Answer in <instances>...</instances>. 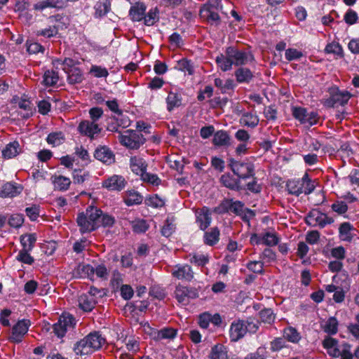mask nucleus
I'll use <instances>...</instances> for the list:
<instances>
[{"mask_svg":"<svg viewBox=\"0 0 359 359\" xmlns=\"http://www.w3.org/2000/svg\"><path fill=\"white\" fill-rule=\"evenodd\" d=\"M105 343V339L98 332L89 333L74 346L76 355H89L99 350Z\"/></svg>","mask_w":359,"mask_h":359,"instance_id":"f257e3e1","label":"nucleus"},{"mask_svg":"<svg viewBox=\"0 0 359 359\" xmlns=\"http://www.w3.org/2000/svg\"><path fill=\"white\" fill-rule=\"evenodd\" d=\"M101 210L89 207L86 212L80 213L77 217V224L81 233L90 232L100 227L99 216Z\"/></svg>","mask_w":359,"mask_h":359,"instance_id":"f03ea898","label":"nucleus"},{"mask_svg":"<svg viewBox=\"0 0 359 359\" xmlns=\"http://www.w3.org/2000/svg\"><path fill=\"white\" fill-rule=\"evenodd\" d=\"M118 140L124 147L130 149H137L142 145L145 139L140 132L128 130L118 135Z\"/></svg>","mask_w":359,"mask_h":359,"instance_id":"7ed1b4c3","label":"nucleus"},{"mask_svg":"<svg viewBox=\"0 0 359 359\" xmlns=\"http://www.w3.org/2000/svg\"><path fill=\"white\" fill-rule=\"evenodd\" d=\"M219 8L220 1L219 0H209L201 8L200 15L202 18L207 20L211 23H217L219 20L218 14Z\"/></svg>","mask_w":359,"mask_h":359,"instance_id":"20e7f679","label":"nucleus"},{"mask_svg":"<svg viewBox=\"0 0 359 359\" xmlns=\"http://www.w3.org/2000/svg\"><path fill=\"white\" fill-rule=\"evenodd\" d=\"M229 166L233 172L240 179H247L255 174L254 165L250 162H243L231 159Z\"/></svg>","mask_w":359,"mask_h":359,"instance_id":"39448f33","label":"nucleus"},{"mask_svg":"<svg viewBox=\"0 0 359 359\" xmlns=\"http://www.w3.org/2000/svg\"><path fill=\"white\" fill-rule=\"evenodd\" d=\"M76 324V321L72 315L69 313H63L58 321L53 325V332L58 337H62L66 332L72 329Z\"/></svg>","mask_w":359,"mask_h":359,"instance_id":"423d86ee","label":"nucleus"},{"mask_svg":"<svg viewBox=\"0 0 359 359\" xmlns=\"http://www.w3.org/2000/svg\"><path fill=\"white\" fill-rule=\"evenodd\" d=\"M306 223L312 226L325 227L334 222V219L318 210H312L306 217Z\"/></svg>","mask_w":359,"mask_h":359,"instance_id":"0eeeda50","label":"nucleus"},{"mask_svg":"<svg viewBox=\"0 0 359 359\" xmlns=\"http://www.w3.org/2000/svg\"><path fill=\"white\" fill-rule=\"evenodd\" d=\"M30 325L31 323L29 320L22 319L18 320L12 327L11 334L8 338L9 341L17 344L21 342L25 335L27 333Z\"/></svg>","mask_w":359,"mask_h":359,"instance_id":"6e6552de","label":"nucleus"},{"mask_svg":"<svg viewBox=\"0 0 359 359\" xmlns=\"http://www.w3.org/2000/svg\"><path fill=\"white\" fill-rule=\"evenodd\" d=\"M293 116L301 123L306 126H311L317 124L319 121V116L316 112L307 111L304 108L296 107L293 110Z\"/></svg>","mask_w":359,"mask_h":359,"instance_id":"1a4fd4ad","label":"nucleus"},{"mask_svg":"<svg viewBox=\"0 0 359 359\" xmlns=\"http://www.w3.org/2000/svg\"><path fill=\"white\" fill-rule=\"evenodd\" d=\"M226 54L231 59L233 65L236 66L244 65L253 60V57L250 53L239 50L233 47L227 48Z\"/></svg>","mask_w":359,"mask_h":359,"instance_id":"9d476101","label":"nucleus"},{"mask_svg":"<svg viewBox=\"0 0 359 359\" xmlns=\"http://www.w3.org/2000/svg\"><path fill=\"white\" fill-rule=\"evenodd\" d=\"M74 61L70 58H65L62 64L63 69L67 74V79L70 83H79L83 80L81 71L76 67H73Z\"/></svg>","mask_w":359,"mask_h":359,"instance_id":"9b49d317","label":"nucleus"},{"mask_svg":"<svg viewBox=\"0 0 359 359\" xmlns=\"http://www.w3.org/2000/svg\"><path fill=\"white\" fill-rule=\"evenodd\" d=\"M62 17L59 15L51 16L49 18L50 25L48 27L41 29L36 32L37 36H42L46 38H51L56 36L60 29H62V26L60 25V20Z\"/></svg>","mask_w":359,"mask_h":359,"instance_id":"f8f14e48","label":"nucleus"},{"mask_svg":"<svg viewBox=\"0 0 359 359\" xmlns=\"http://www.w3.org/2000/svg\"><path fill=\"white\" fill-rule=\"evenodd\" d=\"M246 334L245 320H236L233 321L229 328V337L232 341H237Z\"/></svg>","mask_w":359,"mask_h":359,"instance_id":"ddd939ff","label":"nucleus"},{"mask_svg":"<svg viewBox=\"0 0 359 359\" xmlns=\"http://www.w3.org/2000/svg\"><path fill=\"white\" fill-rule=\"evenodd\" d=\"M175 294L177 301L184 305L187 304L190 299L197 297V292L194 290L182 285L177 286Z\"/></svg>","mask_w":359,"mask_h":359,"instance_id":"4468645a","label":"nucleus"},{"mask_svg":"<svg viewBox=\"0 0 359 359\" xmlns=\"http://www.w3.org/2000/svg\"><path fill=\"white\" fill-rule=\"evenodd\" d=\"M78 130L81 134L90 138H93L95 135L101 131L100 128L96 123L88 120L81 121L79 125Z\"/></svg>","mask_w":359,"mask_h":359,"instance_id":"2eb2a0df","label":"nucleus"},{"mask_svg":"<svg viewBox=\"0 0 359 359\" xmlns=\"http://www.w3.org/2000/svg\"><path fill=\"white\" fill-rule=\"evenodd\" d=\"M130 168L133 173L141 177L147 170V163L142 157L134 156L130 158Z\"/></svg>","mask_w":359,"mask_h":359,"instance_id":"dca6fc26","label":"nucleus"},{"mask_svg":"<svg viewBox=\"0 0 359 359\" xmlns=\"http://www.w3.org/2000/svg\"><path fill=\"white\" fill-rule=\"evenodd\" d=\"M103 187L111 191H121L126 185L124 178L119 175H113L103 182Z\"/></svg>","mask_w":359,"mask_h":359,"instance_id":"f3484780","label":"nucleus"},{"mask_svg":"<svg viewBox=\"0 0 359 359\" xmlns=\"http://www.w3.org/2000/svg\"><path fill=\"white\" fill-rule=\"evenodd\" d=\"M94 156L95 158L104 163L111 164L114 161L113 152L105 146L97 147L95 151Z\"/></svg>","mask_w":359,"mask_h":359,"instance_id":"a211bd4d","label":"nucleus"},{"mask_svg":"<svg viewBox=\"0 0 359 359\" xmlns=\"http://www.w3.org/2000/svg\"><path fill=\"white\" fill-rule=\"evenodd\" d=\"M172 275L177 279L191 280L194 278V273L190 266L179 265L172 271Z\"/></svg>","mask_w":359,"mask_h":359,"instance_id":"6ab92c4d","label":"nucleus"},{"mask_svg":"<svg viewBox=\"0 0 359 359\" xmlns=\"http://www.w3.org/2000/svg\"><path fill=\"white\" fill-rule=\"evenodd\" d=\"M166 108L169 111L180 107L182 104V96L179 91H170L165 99Z\"/></svg>","mask_w":359,"mask_h":359,"instance_id":"aec40b11","label":"nucleus"},{"mask_svg":"<svg viewBox=\"0 0 359 359\" xmlns=\"http://www.w3.org/2000/svg\"><path fill=\"white\" fill-rule=\"evenodd\" d=\"M210 212L208 208L204 207L196 211V222L202 230L207 229L212 221Z\"/></svg>","mask_w":359,"mask_h":359,"instance_id":"412c9836","label":"nucleus"},{"mask_svg":"<svg viewBox=\"0 0 359 359\" xmlns=\"http://www.w3.org/2000/svg\"><path fill=\"white\" fill-rule=\"evenodd\" d=\"M74 276L80 278L95 279V268L90 264H80L74 271Z\"/></svg>","mask_w":359,"mask_h":359,"instance_id":"4be33fe9","label":"nucleus"},{"mask_svg":"<svg viewBox=\"0 0 359 359\" xmlns=\"http://www.w3.org/2000/svg\"><path fill=\"white\" fill-rule=\"evenodd\" d=\"M22 190V188L20 185L8 182L3 185L0 191V196L2 198H13L20 194Z\"/></svg>","mask_w":359,"mask_h":359,"instance_id":"5701e85b","label":"nucleus"},{"mask_svg":"<svg viewBox=\"0 0 359 359\" xmlns=\"http://www.w3.org/2000/svg\"><path fill=\"white\" fill-rule=\"evenodd\" d=\"M350 97L351 94L348 91L334 89L331 95V101L332 105H344L348 102Z\"/></svg>","mask_w":359,"mask_h":359,"instance_id":"b1692460","label":"nucleus"},{"mask_svg":"<svg viewBox=\"0 0 359 359\" xmlns=\"http://www.w3.org/2000/svg\"><path fill=\"white\" fill-rule=\"evenodd\" d=\"M78 302L80 309L86 312H89L95 307L97 300L90 295L83 294L79 297Z\"/></svg>","mask_w":359,"mask_h":359,"instance_id":"393cba45","label":"nucleus"},{"mask_svg":"<svg viewBox=\"0 0 359 359\" xmlns=\"http://www.w3.org/2000/svg\"><path fill=\"white\" fill-rule=\"evenodd\" d=\"M21 152V148L18 142L14 141L6 144L2 150V156L5 158H11Z\"/></svg>","mask_w":359,"mask_h":359,"instance_id":"a878e982","label":"nucleus"},{"mask_svg":"<svg viewBox=\"0 0 359 359\" xmlns=\"http://www.w3.org/2000/svg\"><path fill=\"white\" fill-rule=\"evenodd\" d=\"M146 6L142 3H137L130 9L129 14L133 21H140L144 19Z\"/></svg>","mask_w":359,"mask_h":359,"instance_id":"bb28decb","label":"nucleus"},{"mask_svg":"<svg viewBox=\"0 0 359 359\" xmlns=\"http://www.w3.org/2000/svg\"><path fill=\"white\" fill-rule=\"evenodd\" d=\"M339 323L336 318L330 317L321 325L323 330L329 335H334L338 332Z\"/></svg>","mask_w":359,"mask_h":359,"instance_id":"cd10ccee","label":"nucleus"},{"mask_svg":"<svg viewBox=\"0 0 359 359\" xmlns=\"http://www.w3.org/2000/svg\"><path fill=\"white\" fill-rule=\"evenodd\" d=\"M52 182L55 189L66 191L69 187L71 180L69 177L62 175H55L52 177Z\"/></svg>","mask_w":359,"mask_h":359,"instance_id":"c85d7f7f","label":"nucleus"},{"mask_svg":"<svg viewBox=\"0 0 359 359\" xmlns=\"http://www.w3.org/2000/svg\"><path fill=\"white\" fill-rule=\"evenodd\" d=\"M235 76L238 83H249L253 74L248 68L240 67L235 72Z\"/></svg>","mask_w":359,"mask_h":359,"instance_id":"c756f323","label":"nucleus"},{"mask_svg":"<svg viewBox=\"0 0 359 359\" xmlns=\"http://www.w3.org/2000/svg\"><path fill=\"white\" fill-rule=\"evenodd\" d=\"M142 199V196L135 190L128 191L124 196V202L128 206L140 204Z\"/></svg>","mask_w":359,"mask_h":359,"instance_id":"7c9ffc66","label":"nucleus"},{"mask_svg":"<svg viewBox=\"0 0 359 359\" xmlns=\"http://www.w3.org/2000/svg\"><path fill=\"white\" fill-rule=\"evenodd\" d=\"M111 3L109 0H100L95 5V16L100 18L105 15L110 10Z\"/></svg>","mask_w":359,"mask_h":359,"instance_id":"2f4dec72","label":"nucleus"},{"mask_svg":"<svg viewBox=\"0 0 359 359\" xmlns=\"http://www.w3.org/2000/svg\"><path fill=\"white\" fill-rule=\"evenodd\" d=\"M212 142L216 146H226L230 144V137L224 130H219L214 134Z\"/></svg>","mask_w":359,"mask_h":359,"instance_id":"473e14b6","label":"nucleus"},{"mask_svg":"<svg viewBox=\"0 0 359 359\" xmlns=\"http://www.w3.org/2000/svg\"><path fill=\"white\" fill-rule=\"evenodd\" d=\"M353 226L348 222L342 223L339 229V236L342 241H350L353 237Z\"/></svg>","mask_w":359,"mask_h":359,"instance_id":"72a5a7b5","label":"nucleus"},{"mask_svg":"<svg viewBox=\"0 0 359 359\" xmlns=\"http://www.w3.org/2000/svg\"><path fill=\"white\" fill-rule=\"evenodd\" d=\"M284 339L288 341L297 344L301 339L300 333L293 327H288L283 330Z\"/></svg>","mask_w":359,"mask_h":359,"instance_id":"f704fd0d","label":"nucleus"},{"mask_svg":"<svg viewBox=\"0 0 359 359\" xmlns=\"http://www.w3.org/2000/svg\"><path fill=\"white\" fill-rule=\"evenodd\" d=\"M210 359H227L228 354L226 347L222 344L214 346L210 354Z\"/></svg>","mask_w":359,"mask_h":359,"instance_id":"c9c22d12","label":"nucleus"},{"mask_svg":"<svg viewBox=\"0 0 359 359\" xmlns=\"http://www.w3.org/2000/svg\"><path fill=\"white\" fill-rule=\"evenodd\" d=\"M36 241V236L34 233L22 235L20 237V243L22 250L32 251L34 247Z\"/></svg>","mask_w":359,"mask_h":359,"instance_id":"e433bc0d","label":"nucleus"},{"mask_svg":"<svg viewBox=\"0 0 359 359\" xmlns=\"http://www.w3.org/2000/svg\"><path fill=\"white\" fill-rule=\"evenodd\" d=\"M219 239V231L217 228L211 229L206 231L204 235V242L205 244L212 246L215 245Z\"/></svg>","mask_w":359,"mask_h":359,"instance_id":"4c0bfd02","label":"nucleus"},{"mask_svg":"<svg viewBox=\"0 0 359 359\" xmlns=\"http://www.w3.org/2000/svg\"><path fill=\"white\" fill-rule=\"evenodd\" d=\"M215 61L219 67L223 72L229 71L232 68V60L226 54V55L220 54L219 55L217 56Z\"/></svg>","mask_w":359,"mask_h":359,"instance_id":"58836bf2","label":"nucleus"},{"mask_svg":"<svg viewBox=\"0 0 359 359\" xmlns=\"http://www.w3.org/2000/svg\"><path fill=\"white\" fill-rule=\"evenodd\" d=\"M65 140V135L62 132L51 133L48 135L46 138L48 144L52 145L53 147L60 145L64 142Z\"/></svg>","mask_w":359,"mask_h":359,"instance_id":"ea45409f","label":"nucleus"},{"mask_svg":"<svg viewBox=\"0 0 359 359\" xmlns=\"http://www.w3.org/2000/svg\"><path fill=\"white\" fill-rule=\"evenodd\" d=\"M302 193L304 194H311L315 189L314 182L311 181L307 174H305L300 180Z\"/></svg>","mask_w":359,"mask_h":359,"instance_id":"a19ab883","label":"nucleus"},{"mask_svg":"<svg viewBox=\"0 0 359 359\" xmlns=\"http://www.w3.org/2000/svg\"><path fill=\"white\" fill-rule=\"evenodd\" d=\"M190 256V262L198 266H204L209 262V255L208 254L195 252Z\"/></svg>","mask_w":359,"mask_h":359,"instance_id":"79ce46f5","label":"nucleus"},{"mask_svg":"<svg viewBox=\"0 0 359 359\" xmlns=\"http://www.w3.org/2000/svg\"><path fill=\"white\" fill-rule=\"evenodd\" d=\"M220 181L224 186L231 189H238L239 188V181L229 174L223 175Z\"/></svg>","mask_w":359,"mask_h":359,"instance_id":"37998d69","label":"nucleus"},{"mask_svg":"<svg viewBox=\"0 0 359 359\" xmlns=\"http://www.w3.org/2000/svg\"><path fill=\"white\" fill-rule=\"evenodd\" d=\"M18 105L25 111V114L22 115V117L29 118L32 114L33 106L29 100L26 97H21L18 102Z\"/></svg>","mask_w":359,"mask_h":359,"instance_id":"c03bdc74","label":"nucleus"},{"mask_svg":"<svg viewBox=\"0 0 359 359\" xmlns=\"http://www.w3.org/2000/svg\"><path fill=\"white\" fill-rule=\"evenodd\" d=\"M124 346H121V348L123 350L128 351L131 353L137 352L140 348V344L137 339L134 337H130L124 339Z\"/></svg>","mask_w":359,"mask_h":359,"instance_id":"a18cd8bd","label":"nucleus"},{"mask_svg":"<svg viewBox=\"0 0 359 359\" xmlns=\"http://www.w3.org/2000/svg\"><path fill=\"white\" fill-rule=\"evenodd\" d=\"M59 80V76L53 70H48L43 75V83L46 86H53L57 84Z\"/></svg>","mask_w":359,"mask_h":359,"instance_id":"49530a36","label":"nucleus"},{"mask_svg":"<svg viewBox=\"0 0 359 359\" xmlns=\"http://www.w3.org/2000/svg\"><path fill=\"white\" fill-rule=\"evenodd\" d=\"M263 244L273 246L278 244L279 238L275 232L266 231L262 233Z\"/></svg>","mask_w":359,"mask_h":359,"instance_id":"de8ad7c7","label":"nucleus"},{"mask_svg":"<svg viewBox=\"0 0 359 359\" xmlns=\"http://www.w3.org/2000/svg\"><path fill=\"white\" fill-rule=\"evenodd\" d=\"M331 209L337 215H342L345 217V215L348 211V205L346 203L343 201H337L332 204Z\"/></svg>","mask_w":359,"mask_h":359,"instance_id":"09e8293b","label":"nucleus"},{"mask_svg":"<svg viewBox=\"0 0 359 359\" xmlns=\"http://www.w3.org/2000/svg\"><path fill=\"white\" fill-rule=\"evenodd\" d=\"M241 122L245 126L253 128L258 124L259 118L252 113H246L242 116Z\"/></svg>","mask_w":359,"mask_h":359,"instance_id":"8fccbe9b","label":"nucleus"},{"mask_svg":"<svg viewBox=\"0 0 359 359\" xmlns=\"http://www.w3.org/2000/svg\"><path fill=\"white\" fill-rule=\"evenodd\" d=\"M145 202L148 206L154 208H162L165 205L164 199L161 198L158 195H153L148 197Z\"/></svg>","mask_w":359,"mask_h":359,"instance_id":"3c124183","label":"nucleus"},{"mask_svg":"<svg viewBox=\"0 0 359 359\" xmlns=\"http://www.w3.org/2000/svg\"><path fill=\"white\" fill-rule=\"evenodd\" d=\"M287 188L290 194L299 196L302 193L301 183L299 180H290L287 183Z\"/></svg>","mask_w":359,"mask_h":359,"instance_id":"603ef678","label":"nucleus"},{"mask_svg":"<svg viewBox=\"0 0 359 359\" xmlns=\"http://www.w3.org/2000/svg\"><path fill=\"white\" fill-rule=\"evenodd\" d=\"M259 318L263 323L271 324L274 321L275 315L271 309H265L259 312Z\"/></svg>","mask_w":359,"mask_h":359,"instance_id":"864d4df0","label":"nucleus"},{"mask_svg":"<svg viewBox=\"0 0 359 359\" xmlns=\"http://www.w3.org/2000/svg\"><path fill=\"white\" fill-rule=\"evenodd\" d=\"M303 53L296 48H288L285 50V57L288 61L298 60L303 57Z\"/></svg>","mask_w":359,"mask_h":359,"instance_id":"5fc2aeb1","label":"nucleus"},{"mask_svg":"<svg viewBox=\"0 0 359 359\" xmlns=\"http://www.w3.org/2000/svg\"><path fill=\"white\" fill-rule=\"evenodd\" d=\"M140 329L142 332L148 335L151 339L156 340L158 339V330L151 327L148 323H141Z\"/></svg>","mask_w":359,"mask_h":359,"instance_id":"6e6d98bb","label":"nucleus"},{"mask_svg":"<svg viewBox=\"0 0 359 359\" xmlns=\"http://www.w3.org/2000/svg\"><path fill=\"white\" fill-rule=\"evenodd\" d=\"M29 250H21L18 256L16 257L17 260L19 262H21L24 264H32L34 259V258L29 255Z\"/></svg>","mask_w":359,"mask_h":359,"instance_id":"4d7b16f0","label":"nucleus"},{"mask_svg":"<svg viewBox=\"0 0 359 359\" xmlns=\"http://www.w3.org/2000/svg\"><path fill=\"white\" fill-rule=\"evenodd\" d=\"M158 339L156 340L173 339L176 335V330L172 328H164L158 330Z\"/></svg>","mask_w":359,"mask_h":359,"instance_id":"13d9d810","label":"nucleus"},{"mask_svg":"<svg viewBox=\"0 0 359 359\" xmlns=\"http://www.w3.org/2000/svg\"><path fill=\"white\" fill-rule=\"evenodd\" d=\"M132 227L136 233H144L148 229L149 226L145 220L137 219L132 222Z\"/></svg>","mask_w":359,"mask_h":359,"instance_id":"bf43d9fd","label":"nucleus"},{"mask_svg":"<svg viewBox=\"0 0 359 359\" xmlns=\"http://www.w3.org/2000/svg\"><path fill=\"white\" fill-rule=\"evenodd\" d=\"M351 346L347 343H343L340 345L339 357L341 359H353V354L351 353Z\"/></svg>","mask_w":359,"mask_h":359,"instance_id":"052dcab7","label":"nucleus"},{"mask_svg":"<svg viewBox=\"0 0 359 359\" xmlns=\"http://www.w3.org/2000/svg\"><path fill=\"white\" fill-rule=\"evenodd\" d=\"M88 177V172L82 170H74L73 172V180L74 183L81 184L84 182Z\"/></svg>","mask_w":359,"mask_h":359,"instance_id":"680f3d73","label":"nucleus"},{"mask_svg":"<svg viewBox=\"0 0 359 359\" xmlns=\"http://www.w3.org/2000/svg\"><path fill=\"white\" fill-rule=\"evenodd\" d=\"M355 323L348 325V330L349 333L356 339L359 340V313L355 317Z\"/></svg>","mask_w":359,"mask_h":359,"instance_id":"e2e57ef3","label":"nucleus"},{"mask_svg":"<svg viewBox=\"0 0 359 359\" xmlns=\"http://www.w3.org/2000/svg\"><path fill=\"white\" fill-rule=\"evenodd\" d=\"M24 222V217L21 214H13L8 219V224L14 228L20 227Z\"/></svg>","mask_w":359,"mask_h":359,"instance_id":"0e129e2a","label":"nucleus"},{"mask_svg":"<svg viewBox=\"0 0 359 359\" xmlns=\"http://www.w3.org/2000/svg\"><path fill=\"white\" fill-rule=\"evenodd\" d=\"M141 180L152 185H158L161 182L160 179L156 175L148 173L146 171L141 176Z\"/></svg>","mask_w":359,"mask_h":359,"instance_id":"69168bd1","label":"nucleus"},{"mask_svg":"<svg viewBox=\"0 0 359 359\" xmlns=\"http://www.w3.org/2000/svg\"><path fill=\"white\" fill-rule=\"evenodd\" d=\"M116 115L117 116L115 117V120L120 128H126L130 126V120L128 116L123 114L122 111L116 114Z\"/></svg>","mask_w":359,"mask_h":359,"instance_id":"338daca9","label":"nucleus"},{"mask_svg":"<svg viewBox=\"0 0 359 359\" xmlns=\"http://www.w3.org/2000/svg\"><path fill=\"white\" fill-rule=\"evenodd\" d=\"M177 68L184 72H187L189 74H192L194 68L190 61L183 59L178 62Z\"/></svg>","mask_w":359,"mask_h":359,"instance_id":"774afa93","label":"nucleus"}]
</instances>
